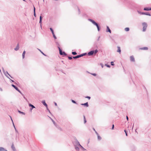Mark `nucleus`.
Masks as SVG:
<instances>
[{"label": "nucleus", "instance_id": "obj_34", "mask_svg": "<svg viewBox=\"0 0 151 151\" xmlns=\"http://www.w3.org/2000/svg\"><path fill=\"white\" fill-rule=\"evenodd\" d=\"M68 58L69 60H71L72 59V58L71 57H68Z\"/></svg>", "mask_w": 151, "mask_h": 151}, {"label": "nucleus", "instance_id": "obj_30", "mask_svg": "<svg viewBox=\"0 0 151 151\" xmlns=\"http://www.w3.org/2000/svg\"><path fill=\"white\" fill-rule=\"evenodd\" d=\"M71 101H72V102L73 103H75V104H76V102L74 101L73 100H72Z\"/></svg>", "mask_w": 151, "mask_h": 151}, {"label": "nucleus", "instance_id": "obj_31", "mask_svg": "<svg viewBox=\"0 0 151 151\" xmlns=\"http://www.w3.org/2000/svg\"><path fill=\"white\" fill-rule=\"evenodd\" d=\"M75 149L77 150H79V149L78 147H76Z\"/></svg>", "mask_w": 151, "mask_h": 151}, {"label": "nucleus", "instance_id": "obj_6", "mask_svg": "<svg viewBox=\"0 0 151 151\" xmlns=\"http://www.w3.org/2000/svg\"><path fill=\"white\" fill-rule=\"evenodd\" d=\"M148 49V48L147 47H144L142 48H139V50H147Z\"/></svg>", "mask_w": 151, "mask_h": 151}, {"label": "nucleus", "instance_id": "obj_37", "mask_svg": "<svg viewBox=\"0 0 151 151\" xmlns=\"http://www.w3.org/2000/svg\"><path fill=\"white\" fill-rule=\"evenodd\" d=\"M41 53H42L43 55H45V54H44L43 52H41Z\"/></svg>", "mask_w": 151, "mask_h": 151}, {"label": "nucleus", "instance_id": "obj_33", "mask_svg": "<svg viewBox=\"0 0 151 151\" xmlns=\"http://www.w3.org/2000/svg\"><path fill=\"white\" fill-rule=\"evenodd\" d=\"M111 64L112 65H114V62H111Z\"/></svg>", "mask_w": 151, "mask_h": 151}, {"label": "nucleus", "instance_id": "obj_3", "mask_svg": "<svg viewBox=\"0 0 151 151\" xmlns=\"http://www.w3.org/2000/svg\"><path fill=\"white\" fill-rule=\"evenodd\" d=\"M85 55H86L85 53V54L84 53V54H81V55H77V56H76L73 57V58H74V59L78 58H80V57H82V56H83Z\"/></svg>", "mask_w": 151, "mask_h": 151}, {"label": "nucleus", "instance_id": "obj_28", "mask_svg": "<svg viewBox=\"0 0 151 151\" xmlns=\"http://www.w3.org/2000/svg\"><path fill=\"white\" fill-rule=\"evenodd\" d=\"M63 55H66V53L65 52H63Z\"/></svg>", "mask_w": 151, "mask_h": 151}, {"label": "nucleus", "instance_id": "obj_19", "mask_svg": "<svg viewBox=\"0 0 151 151\" xmlns=\"http://www.w3.org/2000/svg\"><path fill=\"white\" fill-rule=\"evenodd\" d=\"M50 29L51 31V32H52V34H54V33L53 30L51 28H50Z\"/></svg>", "mask_w": 151, "mask_h": 151}, {"label": "nucleus", "instance_id": "obj_1", "mask_svg": "<svg viewBox=\"0 0 151 151\" xmlns=\"http://www.w3.org/2000/svg\"><path fill=\"white\" fill-rule=\"evenodd\" d=\"M88 20L92 22L94 25H95L96 26L98 31H99L100 29H99V27L98 26V24L96 22L92 20V19H89Z\"/></svg>", "mask_w": 151, "mask_h": 151}, {"label": "nucleus", "instance_id": "obj_25", "mask_svg": "<svg viewBox=\"0 0 151 151\" xmlns=\"http://www.w3.org/2000/svg\"><path fill=\"white\" fill-rule=\"evenodd\" d=\"M94 51V53L95 54H96V53L98 52V51L97 50H95Z\"/></svg>", "mask_w": 151, "mask_h": 151}, {"label": "nucleus", "instance_id": "obj_8", "mask_svg": "<svg viewBox=\"0 0 151 151\" xmlns=\"http://www.w3.org/2000/svg\"><path fill=\"white\" fill-rule=\"evenodd\" d=\"M117 48L118 49V50H117V52H119V54H120L121 52V50L120 49V48L119 47H117Z\"/></svg>", "mask_w": 151, "mask_h": 151}, {"label": "nucleus", "instance_id": "obj_32", "mask_svg": "<svg viewBox=\"0 0 151 151\" xmlns=\"http://www.w3.org/2000/svg\"><path fill=\"white\" fill-rule=\"evenodd\" d=\"M124 132H125V133L126 136H127V132H126V130H124Z\"/></svg>", "mask_w": 151, "mask_h": 151}, {"label": "nucleus", "instance_id": "obj_15", "mask_svg": "<svg viewBox=\"0 0 151 151\" xmlns=\"http://www.w3.org/2000/svg\"><path fill=\"white\" fill-rule=\"evenodd\" d=\"M107 31H106L107 32H109L110 33H111V31L108 26H107Z\"/></svg>", "mask_w": 151, "mask_h": 151}, {"label": "nucleus", "instance_id": "obj_2", "mask_svg": "<svg viewBox=\"0 0 151 151\" xmlns=\"http://www.w3.org/2000/svg\"><path fill=\"white\" fill-rule=\"evenodd\" d=\"M142 25L143 26V31L144 32L145 31L147 27V25L146 23H142Z\"/></svg>", "mask_w": 151, "mask_h": 151}, {"label": "nucleus", "instance_id": "obj_23", "mask_svg": "<svg viewBox=\"0 0 151 151\" xmlns=\"http://www.w3.org/2000/svg\"><path fill=\"white\" fill-rule=\"evenodd\" d=\"M12 148L13 149V150H14L15 149V147L13 145H12Z\"/></svg>", "mask_w": 151, "mask_h": 151}, {"label": "nucleus", "instance_id": "obj_9", "mask_svg": "<svg viewBox=\"0 0 151 151\" xmlns=\"http://www.w3.org/2000/svg\"><path fill=\"white\" fill-rule=\"evenodd\" d=\"M19 44H18L17 45L16 47L14 49V50H15L16 51H17V50H18L19 49Z\"/></svg>", "mask_w": 151, "mask_h": 151}, {"label": "nucleus", "instance_id": "obj_16", "mask_svg": "<svg viewBox=\"0 0 151 151\" xmlns=\"http://www.w3.org/2000/svg\"><path fill=\"white\" fill-rule=\"evenodd\" d=\"M25 54V51H24L22 53V58L23 59L24 58Z\"/></svg>", "mask_w": 151, "mask_h": 151}, {"label": "nucleus", "instance_id": "obj_40", "mask_svg": "<svg viewBox=\"0 0 151 151\" xmlns=\"http://www.w3.org/2000/svg\"><path fill=\"white\" fill-rule=\"evenodd\" d=\"M106 66H107V67H110L109 66V65H106Z\"/></svg>", "mask_w": 151, "mask_h": 151}, {"label": "nucleus", "instance_id": "obj_35", "mask_svg": "<svg viewBox=\"0 0 151 151\" xmlns=\"http://www.w3.org/2000/svg\"><path fill=\"white\" fill-rule=\"evenodd\" d=\"M42 17L41 16H40V21H42Z\"/></svg>", "mask_w": 151, "mask_h": 151}, {"label": "nucleus", "instance_id": "obj_4", "mask_svg": "<svg viewBox=\"0 0 151 151\" xmlns=\"http://www.w3.org/2000/svg\"><path fill=\"white\" fill-rule=\"evenodd\" d=\"M130 60L132 62H134L135 61L134 57L133 55L131 56L130 57Z\"/></svg>", "mask_w": 151, "mask_h": 151}, {"label": "nucleus", "instance_id": "obj_44", "mask_svg": "<svg viewBox=\"0 0 151 151\" xmlns=\"http://www.w3.org/2000/svg\"><path fill=\"white\" fill-rule=\"evenodd\" d=\"M80 145V146L81 147V145Z\"/></svg>", "mask_w": 151, "mask_h": 151}, {"label": "nucleus", "instance_id": "obj_27", "mask_svg": "<svg viewBox=\"0 0 151 151\" xmlns=\"http://www.w3.org/2000/svg\"><path fill=\"white\" fill-rule=\"evenodd\" d=\"M43 104H44V105H45V106H47V104H46L45 103V101L43 102Z\"/></svg>", "mask_w": 151, "mask_h": 151}, {"label": "nucleus", "instance_id": "obj_45", "mask_svg": "<svg viewBox=\"0 0 151 151\" xmlns=\"http://www.w3.org/2000/svg\"><path fill=\"white\" fill-rule=\"evenodd\" d=\"M32 109H31V110H32Z\"/></svg>", "mask_w": 151, "mask_h": 151}, {"label": "nucleus", "instance_id": "obj_10", "mask_svg": "<svg viewBox=\"0 0 151 151\" xmlns=\"http://www.w3.org/2000/svg\"><path fill=\"white\" fill-rule=\"evenodd\" d=\"M141 14H145V15H149L150 16L151 15L149 13H144V12H142Z\"/></svg>", "mask_w": 151, "mask_h": 151}, {"label": "nucleus", "instance_id": "obj_12", "mask_svg": "<svg viewBox=\"0 0 151 151\" xmlns=\"http://www.w3.org/2000/svg\"><path fill=\"white\" fill-rule=\"evenodd\" d=\"M59 50V53L60 55H63V52L60 49V48L59 47H58Z\"/></svg>", "mask_w": 151, "mask_h": 151}, {"label": "nucleus", "instance_id": "obj_43", "mask_svg": "<svg viewBox=\"0 0 151 151\" xmlns=\"http://www.w3.org/2000/svg\"><path fill=\"white\" fill-rule=\"evenodd\" d=\"M55 105H56V106L57 105V104L56 103H55Z\"/></svg>", "mask_w": 151, "mask_h": 151}, {"label": "nucleus", "instance_id": "obj_13", "mask_svg": "<svg viewBox=\"0 0 151 151\" xmlns=\"http://www.w3.org/2000/svg\"><path fill=\"white\" fill-rule=\"evenodd\" d=\"M144 10L146 11H149L151 10V8H145L144 9Z\"/></svg>", "mask_w": 151, "mask_h": 151}, {"label": "nucleus", "instance_id": "obj_24", "mask_svg": "<svg viewBox=\"0 0 151 151\" xmlns=\"http://www.w3.org/2000/svg\"><path fill=\"white\" fill-rule=\"evenodd\" d=\"M35 7H34V15L35 16V15H36V14H35Z\"/></svg>", "mask_w": 151, "mask_h": 151}, {"label": "nucleus", "instance_id": "obj_5", "mask_svg": "<svg viewBox=\"0 0 151 151\" xmlns=\"http://www.w3.org/2000/svg\"><path fill=\"white\" fill-rule=\"evenodd\" d=\"M12 86L19 93H21L20 91L18 89V88L16 87L15 85L13 84L12 85Z\"/></svg>", "mask_w": 151, "mask_h": 151}, {"label": "nucleus", "instance_id": "obj_20", "mask_svg": "<svg viewBox=\"0 0 151 151\" xmlns=\"http://www.w3.org/2000/svg\"><path fill=\"white\" fill-rule=\"evenodd\" d=\"M29 106L32 107V108H35V107L33 105L31 104H29Z\"/></svg>", "mask_w": 151, "mask_h": 151}, {"label": "nucleus", "instance_id": "obj_36", "mask_svg": "<svg viewBox=\"0 0 151 151\" xmlns=\"http://www.w3.org/2000/svg\"><path fill=\"white\" fill-rule=\"evenodd\" d=\"M114 124H113L112 125V129H113L114 128Z\"/></svg>", "mask_w": 151, "mask_h": 151}, {"label": "nucleus", "instance_id": "obj_7", "mask_svg": "<svg viewBox=\"0 0 151 151\" xmlns=\"http://www.w3.org/2000/svg\"><path fill=\"white\" fill-rule=\"evenodd\" d=\"M94 53V51H91L89 52L88 53V55H93Z\"/></svg>", "mask_w": 151, "mask_h": 151}, {"label": "nucleus", "instance_id": "obj_38", "mask_svg": "<svg viewBox=\"0 0 151 151\" xmlns=\"http://www.w3.org/2000/svg\"><path fill=\"white\" fill-rule=\"evenodd\" d=\"M126 118H127V120H128V116H126Z\"/></svg>", "mask_w": 151, "mask_h": 151}, {"label": "nucleus", "instance_id": "obj_17", "mask_svg": "<svg viewBox=\"0 0 151 151\" xmlns=\"http://www.w3.org/2000/svg\"><path fill=\"white\" fill-rule=\"evenodd\" d=\"M129 30V28L128 27H127L125 28V30L126 31H128Z\"/></svg>", "mask_w": 151, "mask_h": 151}, {"label": "nucleus", "instance_id": "obj_14", "mask_svg": "<svg viewBox=\"0 0 151 151\" xmlns=\"http://www.w3.org/2000/svg\"><path fill=\"white\" fill-rule=\"evenodd\" d=\"M81 105H84V106H86V107H88V102H86L85 103H84V104H81Z\"/></svg>", "mask_w": 151, "mask_h": 151}, {"label": "nucleus", "instance_id": "obj_26", "mask_svg": "<svg viewBox=\"0 0 151 151\" xmlns=\"http://www.w3.org/2000/svg\"><path fill=\"white\" fill-rule=\"evenodd\" d=\"M18 112L19 113H21V114H24V115H25V114L23 112H21L20 111H18Z\"/></svg>", "mask_w": 151, "mask_h": 151}, {"label": "nucleus", "instance_id": "obj_29", "mask_svg": "<svg viewBox=\"0 0 151 151\" xmlns=\"http://www.w3.org/2000/svg\"><path fill=\"white\" fill-rule=\"evenodd\" d=\"M86 98H88L89 99H90V98H91V97L90 96H88L86 97Z\"/></svg>", "mask_w": 151, "mask_h": 151}, {"label": "nucleus", "instance_id": "obj_39", "mask_svg": "<svg viewBox=\"0 0 151 151\" xmlns=\"http://www.w3.org/2000/svg\"><path fill=\"white\" fill-rule=\"evenodd\" d=\"M93 75H94V76H96V74H93Z\"/></svg>", "mask_w": 151, "mask_h": 151}, {"label": "nucleus", "instance_id": "obj_41", "mask_svg": "<svg viewBox=\"0 0 151 151\" xmlns=\"http://www.w3.org/2000/svg\"><path fill=\"white\" fill-rule=\"evenodd\" d=\"M41 22H42V21H40V23H41Z\"/></svg>", "mask_w": 151, "mask_h": 151}, {"label": "nucleus", "instance_id": "obj_22", "mask_svg": "<svg viewBox=\"0 0 151 151\" xmlns=\"http://www.w3.org/2000/svg\"><path fill=\"white\" fill-rule=\"evenodd\" d=\"M52 35H53V37H54V39H56L57 38L55 36L54 33V34H52Z\"/></svg>", "mask_w": 151, "mask_h": 151}, {"label": "nucleus", "instance_id": "obj_21", "mask_svg": "<svg viewBox=\"0 0 151 151\" xmlns=\"http://www.w3.org/2000/svg\"><path fill=\"white\" fill-rule=\"evenodd\" d=\"M72 54L73 55H76L77 54V53L76 52H72Z\"/></svg>", "mask_w": 151, "mask_h": 151}, {"label": "nucleus", "instance_id": "obj_18", "mask_svg": "<svg viewBox=\"0 0 151 151\" xmlns=\"http://www.w3.org/2000/svg\"><path fill=\"white\" fill-rule=\"evenodd\" d=\"M83 118H84V123H85L86 122V119L85 117L84 116H83Z\"/></svg>", "mask_w": 151, "mask_h": 151}, {"label": "nucleus", "instance_id": "obj_42", "mask_svg": "<svg viewBox=\"0 0 151 151\" xmlns=\"http://www.w3.org/2000/svg\"><path fill=\"white\" fill-rule=\"evenodd\" d=\"M98 137V138H99V139H100V138H100V137H99V136Z\"/></svg>", "mask_w": 151, "mask_h": 151}, {"label": "nucleus", "instance_id": "obj_11", "mask_svg": "<svg viewBox=\"0 0 151 151\" xmlns=\"http://www.w3.org/2000/svg\"><path fill=\"white\" fill-rule=\"evenodd\" d=\"M0 151H7V150L2 147H0Z\"/></svg>", "mask_w": 151, "mask_h": 151}]
</instances>
